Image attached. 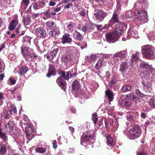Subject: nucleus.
I'll return each instance as SVG.
<instances>
[{"label": "nucleus", "instance_id": "1", "mask_svg": "<svg viewBox=\"0 0 155 155\" xmlns=\"http://www.w3.org/2000/svg\"><path fill=\"white\" fill-rule=\"evenodd\" d=\"M21 50L22 53L25 58L27 61H31L33 57H36L38 56L33 52L32 49H29L28 47L24 45H22Z\"/></svg>", "mask_w": 155, "mask_h": 155}, {"label": "nucleus", "instance_id": "2", "mask_svg": "<svg viewBox=\"0 0 155 155\" xmlns=\"http://www.w3.org/2000/svg\"><path fill=\"white\" fill-rule=\"evenodd\" d=\"M142 51L143 55L146 58H149L154 55V48L151 45H145L142 46Z\"/></svg>", "mask_w": 155, "mask_h": 155}, {"label": "nucleus", "instance_id": "3", "mask_svg": "<svg viewBox=\"0 0 155 155\" xmlns=\"http://www.w3.org/2000/svg\"><path fill=\"white\" fill-rule=\"evenodd\" d=\"M95 132L92 130H88L84 133L81 137V143L88 142L93 139L94 137Z\"/></svg>", "mask_w": 155, "mask_h": 155}, {"label": "nucleus", "instance_id": "4", "mask_svg": "<svg viewBox=\"0 0 155 155\" xmlns=\"http://www.w3.org/2000/svg\"><path fill=\"white\" fill-rule=\"evenodd\" d=\"M141 132V129L138 125L134 126L130 131V135L133 138H136L140 137Z\"/></svg>", "mask_w": 155, "mask_h": 155}, {"label": "nucleus", "instance_id": "5", "mask_svg": "<svg viewBox=\"0 0 155 155\" xmlns=\"http://www.w3.org/2000/svg\"><path fill=\"white\" fill-rule=\"evenodd\" d=\"M132 95L129 94L126 96L124 99L121 100L119 102V104L121 106L127 108L130 107L132 104Z\"/></svg>", "mask_w": 155, "mask_h": 155}, {"label": "nucleus", "instance_id": "6", "mask_svg": "<svg viewBox=\"0 0 155 155\" xmlns=\"http://www.w3.org/2000/svg\"><path fill=\"white\" fill-rule=\"evenodd\" d=\"M136 18L139 21L145 23L148 21V15L147 11H138L136 13Z\"/></svg>", "mask_w": 155, "mask_h": 155}, {"label": "nucleus", "instance_id": "7", "mask_svg": "<svg viewBox=\"0 0 155 155\" xmlns=\"http://www.w3.org/2000/svg\"><path fill=\"white\" fill-rule=\"evenodd\" d=\"M106 37L108 42L114 43L118 40L120 36L118 34L113 31L111 32L107 33L106 34Z\"/></svg>", "mask_w": 155, "mask_h": 155}, {"label": "nucleus", "instance_id": "8", "mask_svg": "<svg viewBox=\"0 0 155 155\" xmlns=\"http://www.w3.org/2000/svg\"><path fill=\"white\" fill-rule=\"evenodd\" d=\"M26 136L27 139L30 140L36 133L35 129L32 126H28L25 127Z\"/></svg>", "mask_w": 155, "mask_h": 155}, {"label": "nucleus", "instance_id": "9", "mask_svg": "<svg viewBox=\"0 0 155 155\" xmlns=\"http://www.w3.org/2000/svg\"><path fill=\"white\" fill-rule=\"evenodd\" d=\"M107 14L102 10H97L95 11L94 15L96 19L101 21L107 16Z\"/></svg>", "mask_w": 155, "mask_h": 155}, {"label": "nucleus", "instance_id": "10", "mask_svg": "<svg viewBox=\"0 0 155 155\" xmlns=\"http://www.w3.org/2000/svg\"><path fill=\"white\" fill-rule=\"evenodd\" d=\"M35 34L40 38H45L46 35V32L44 28L40 27L36 28L35 31Z\"/></svg>", "mask_w": 155, "mask_h": 155}, {"label": "nucleus", "instance_id": "11", "mask_svg": "<svg viewBox=\"0 0 155 155\" xmlns=\"http://www.w3.org/2000/svg\"><path fill=\"white\" fill-rule=\"evenodd\" d=\"M124 24L123 23H120L119 24H117L115 25V28L114 30V32H116L118 35L120 36L124 32Z\"/></svg>", "mask_w": 155, "mask_h": 155}, {"label": "nucleus", "instance_id": "12", "mask_svg": "<svg viewBox=\"0 0 155 155\" xmlns=\"http://www.w3.org/2000/svg\"><path fill=\"white\" fill-rule=\"evenodd\" d=\"M72 90L78 94H79L81 91L80 85L77 81H75L73 82L72 84Z\"/></svg>", "mask_w": 155, "mask_h": 155}, {"label": "nucleus", "instance_id": "13", "mask_svg": "<svg viewBox=\"0 0 155 155\" xmlns=\"http://www.w3.org/2000/svg\"><path fill=\"white\" fill-rule=\"evenodd\" d=\"M62 78L61 77H58L56 80V82L64 91H65L66 89L67 84L65 81L62 79Z\"/></svg>", "mask_w": 155, "mask_h": 155}, {"label": "nucleus", "instance_id": "14", "mask_svg": "<svg viewBox=\"0 0 155 155\" xmlns=\"http://www.w3.org/2000/svg\"><path fill=\"white\" fill-rule=\"evenodd\" d=\"M139 67L143 69H147L151 72L155 71V69L152 67L151 65H150L144 62L141 63L140 64Z\"/></svg>", "mask_w": 155, "mask_h": 155}, {"label": "nucleus", "instance_id": "15", "mask_svg": "<svg viewBox=\"0 0 155 155\" xmlns=\"http://www.w3.org/2000/svg\"><path fill=\"white\" fill-rule=\"evenodd\" d=\"M72 41L71 38L70 37V35L69 34L65 33L63 36L62 38L61 42L62 44H64L66 43H71Z\"/></svg>", "mask_w": 155, "mask_h": 155}, {"label": "nucleus", "instance_id": "16", "mask_svg": "<svg viewBox=\"0 0 155 155\" xmlns=\"http://www.w3.org/2000/svg\"><path fill=\"white\" fill-rule=\"evenodd\" d=\"M62 61L66 64L70 63L72 61V58L69 54L64 55L62 58Z\"/></svg>", "mask_w": 155, "mask_h": 155}, {"label": "nucleus", "instance_id": "17", "mask_svg": "<svg viewBox=\"0 0 155 155\" xmlns=\"http://www.w3.org/2000/svg\"><path fill=\"white\" fill-rule=\"evenodd\" d=\"M14 124L12 122H8L5 125V131L8 133H11L13 131Z\"/></svg>", "mask_w": 155, "mask_h": 155}, {"label": "nucleus", "instance_id": "18", "mask_svg": "<svg viewBox=\"0 0 155 155\" xmlns=\"http://www.w3.org/2000/svg\"><path fill=\"white\" fill-rule=\"evenodd\" d=\"M18 24V21L17 19H13L11 21L8 29L10 31H12L14 30L16 26Z\"/></svg>", "mask_w": 155, "mask_h": 155}, {"label": "nucleus", "instance_id": "19", "mask_svg": "<svg viewBox=\"0 0 155 155\" xmlns=\"http://www.w3.org/2000/svg\"><path fill=\"white\" fill-rule=\"evenodd\" d=\"M127 53L126 51H122L115 54L114 56V57H119L123 59L127 57Z\"/></svg>", "mask_w": 155, "mask_h": 155}, {"label": "nucleus", "instance_id": "20", "mask_svg": "<svg viewBox=\"0 0 155 155\" xmlns=\"http://www.w3.org/2000/svg\"><path fill=\"white\" fill-rule=\"evenodd\" d=\"M1 142L0 144V155H4L6 153L7 151L6 145Z\"/></svg>", "mask_w": 155, "mask_h": 155}, {"label": "nucleus", "instance_id": "21", "mask_svg": "<svg viewBox=\"0 0 155 155\" xmlns=\"http://www.w3.org/2000/svg\"><path fill=\"white\" fill-rule=\"evenodd\" d=\"M61 74L64 79L67 80L69 79L70 77H71L75 76V73L73 74H71L70 71H68L65 74L64 71H62Z\"/></svg>", "mask_w": 155, "mask_h": 155}, {"label": "nucleus", "instance_id": "22", "mask_svg": "<svg viewBox=\"0 0 155 155\" xmlns=\"http://www.w3.org/2000/svg\"><path fill=\"white\" fill-rule=\"evenodd\" d=\"M58 51V50L57 49L51 51L49 54H48L47 58L48 60L50 61L52 60L54 57L56 56Z\"/></svg>", "mask_w": 155, "mask_h": 155}, {"label": "nucleus", "instance_id": "23", "mask_svg": "<svg viewBox=\"0 0 155 155\" xmlns=\"http://www.w3.org/2000/svg\"><path fill=\"white\" fill-rule=\"evenodd\" d=\"M105 94L109 99V102L112 101L114 97V94L111 90L109 89L105 91Z\"/></svg>", "mask_w": 155, "mask_h": 155}, {"label": "nucleus", "instance_id": "24", "mask_svg": "<svg viewBox=\"0 0 155 155\" xmlns=\"http://www.w3.org/2000/svg\"><path fill=\"white\" fill-rule=\"evenodd\" d=\"M150 74L147 71L143 70L142 71H141L140 74V76L142 78H147L149 77Z\"/></svg>", "mask_w": 155, "mask_h": 155}, {"label": "nucleus", "instance_id": "25", "mask_svg": "<svg viewBox=\"0 0 155 155\" xmlns=\"http://www.w3.org/2000/svg\"><path fill=\"white\" fill-rule=\"evenodd\" d=\"M108 144L110 146H113L115 144V142L111 136L108 135L107 137Z\"/></svg>", "mask_w": 155, "mask_h": 155}, {"label": "nucleus", "instance_id": "26", "mask_svg": "<svg viewBox=\"0 0 155 155\" xmlns=\"http://www.w3.org/2000/svg\"><path fill=\"white\" fill-rule=\"evenodd\" d=\"M118 21V19L117 18V14H114L111 18L110 22L112 25H113Z\"/></svg>", "mask_w": 155, "mask_h": 155}, {"label": "nucleus", "instance_id": "27", "mask_svg": "<svg viewBox=\"0 0 155 155\" xmlns=\"http://www.w3.org/2000/svg\"><path fill=\"white\" fill-rule=\"evenodd\" d=\"M55 71L54 67L52 65L50 66L48 73L47 75V76L50 77L51 75L55 74Z\"/></svg>", "mask_w": 155, "mask_h": 155}, {"label": "nucleus", "instance_id": "28", "mask_svg": "<svg viewBox=\"0 0 155 155\" xmlns=\"http://www.w3.org/2000/svg\"><path fill=\"white\" fill-rule=\"evenodd\" d=\"M28 70V68L27 67L22 66L19 69L18 73L20 74H23L26 73Z\"/></svg>", "mask_w": 155, "mask_h": 155}, {"label": "nucleus", "instance_id": "29", "mask_svg": "<svg viewBox=\"0 0 155 155\" xmlns=\"http://www.w3.org/2000/svg\"><path fill=\"white\" fill-rule=\"evenodd\" d=\"M128 68V65L127 62L122 63L121 64L120 70L121 71H125Z\"/></svg>", "mask_w": 155, "mask_h": 155}, {"label": "nucleus", "instance_id": "30", "mask_svg": "<svg viewBox=\"0 0 155 155\" xmlns=\"http://www.w3.org/2000/svg\"><path fill=\"white\" fill-rule=\"evenodd\" d=\"M46 149L42 147H38L35 149V151L38 153H43L46 152Z\"/></svg>", "mask_w": 155, "mask_h": 155}, {"label": "nucleus", "instance_id": "31", "mask_svg": "<svg viewBox=\"0 0 155 155\" xmlns=\"http://www.w3.org/2000/svg\"><path fill=\"white\" fill-rule=\"evenodd\" d=\"M0 137L3 140L4 142L6 143V144H8L7 142L8 140L7 136L2 131L0 132Z\"/></svg>", "mask_w": 155, "mask_h": 155}, {"label": "nucleus", "instance_id": "32", "mask_svg": "<svg viewBox=\"0 0 155 155\" xmlns=\"http://www.w3.org/2000/svg\"><path fill=\"white\" fill-rule=\"evenodd\" d=\"M74 38L76 39L81 40L82 39V36L79 32L75 31L74 35Z\"/></svg>", "mask_w": 155, "mask_h": 155}, {"label": "nucleus", "instance_id": "33", "mask_svg": "<svg viewBox=\"0 0 155 155\" xmlns=\"http://www.w3.org/2000/svg\"><path fill=\"white\" fill-rule=\"evenodd\" d=\"M30 2L29 0H22L21 2V6H24L25 8H26Z\"/></svg>", "mask_w": 155, "mask_h": 155}, {"label": "nucleus", "instance_id": "34", "mask_svg": "<svg viewBox=\"0 0 155 155\" xmlns=\"http://www.w3.org/2000/svg\"><path fill=\"white\" fill-rule=\"evenodd\" d=\"M103 123H104L106 127H107V123L106 120L105 119L101 118L100 119L98 122V125L99 127H102L103 126Z\"/></svg>", "mask_w": 155, "mask_h": 155}, {"label": "nucleus", "instance_id": "35", "mask_svg": "<svg viewBox=\"0 0 155 155\" xmlns=\"http://www.w3.org/2000/svg\"><path fill=\"white\" fill-rule=\"evenodd\" d=\"M131 86L129 85L124 86L122 88V91L124 92H127L130 91L131 89Z\"/></svg>", "mask_w": 155, "mask_h": 155}, {"label": "nucleus", "instance_id": "36", "mask_svg": "<svg viewBox=\"0 0 155 155\" xmlns=\"http://www.w3.org/2000/svg\"><path fill=\"white\" fill-rule=\"evenodd\" d=\"M97 56L95 54L91 55L87 59L88 62H91L94 61L96 59Z\"/></svg>", "mask_w": 155, "mask_h": 155}, {"label": "nucleus", "instance_id": "37", "mask_svg": "<svg viewBox=\"0 0 155 155\" xmlns=\"http://www.w3.org/2000/svg\"><path fill=\"white\" fill-rule=\"evenodd\" d=\"M103 63V61L99 59L96 64L95 67L96 69L98 70L100 68Z\"/></svg>", "mask_w": 155, "mask_h": 155}, {"label": "nucleus", "instance_id": "38", "mask_svg": "<svg viewBox=\"0 0 155 155\" xmlns=\"http://www.w3.org/2000/svg\"><path fill=\"white\" fill-rule=\"evenodd\" d=\"M54 24V22L51 21H48L46 23V25L50 29L52 28V27L53 26Z\"/></svg>", "mask_w": 155, "mask_h": 155}, {"label": "nucleus", "instance_id": "39", "mask_svg": "<svg viewBox=\"0 0 155 155\" xmlns=\"http://www.w3.org/2000/svg\"><path fill=\"white\" fill-rule=\"evenodd\" d=\"M9 113L11 114L16 113L17 112L16 107L13 106H11L9 109Z\"/></svg>", "mask_w": 155, "mask_h": 155}, {"label": "nucleus", "instance_id": "40", "mask_svg": "<svg viewBox=\"0 0 155 155\" xmlns=\"http://www.w3.org/2000/svg\"><path fill=\"white\" fill-rule=\"evenodd\" d=\"M16 82V80L12 78H9L8 80V84L10 85H12L14 84Z\"/></svg>", "mask_w": 155, "mask_h": 155}, {"label": "nucleus", "instance_id": "41", "mask_svg": "<svg viewBox=\"0 0 155 155\" xmlns=\"http://www.w3.org/2000/svg\"><path fill=\"white\" fill-rule=\"evenodd\" d=\"M11 114H8V111L6 110H5L3 113L2 114V116L4 117L5 118H9L10 117V115Z\"/></svg>", "mask_w": 155, "mask_h": 155}, {"label": "nucleus", "instance_id": "42", "mask_svg": "<svg viewBox=\"0 0 155 155\" xmlns=\"http://www.w3.org/2000/svg\"><path fill=\"white\" fill-rule=\"evenodd\" d=\"M31 39L28 36H25L23 37L22 40L23 42L24 43L25 42H28L30 44V43Z\"/></svg>", "mask_w": 155, "mask_h": 155}, {"label": "nucleus", "instance_id": "43", "mask_svg": "<svg viewBox=\"0 0 155 155\" xmlns=\"http://www.w3.org/2000/svg\"><path fill=\"white\" fill-rule=\"evenodd\" d=\"M92 119L94 121V124H96V122L98 118L97 117V115L96 114H93L92 116Z\"/></svg>", "mask_w": 155, "mask_h": 155}, {"label": "nucleus", "instance_id": "44", "mask_svg": "<svg viewBox=\"0 0 155 155\" xmlns=\"http://www.w3.org/2000/svg\"><path fill=\"white\" fill-rule=\"evenodd\" d=\"M90 25L87 24L84 26L82 28V29L83 31L88 30L90 28L89 27V26Z\"/></svg>", "mask_w": 155, "mask_h": 155}, {"label": "nucleus", "instance_id": "45", "mask_svg": "<svg viewBox=\"0 0 155 155\" xmlns=\"http://www.w3.org/2000/svg\"><path fill=\"white\" fill-rule=\"evenodd\" d=\"M138 54L137 53L132 55V60L136 61L138 59Z\"/></svg>", "mask_w": 155, "mask_h": 155}, {"label": "nucleus", "instance_id": "46", "mask_svg": "<svg viewBox=\"0 0 155 155\" xmlns=\"http://www.w3.org/2000/svg\"><path fill=\"white\" fill-rule=\"evenodd\" d=\"M73 28V25L72 24L70 23L68 25L67 28L69 30L72 31Z\"/></svg>", "mask_w": 155, "mask_h": 155}, {"label": "nucleus", "instance_id": "47", "mask_svg": "<svg viewBox=\"0 0 155 155\" xmlns=\"http://www.w3.org/2000/svg\"><path fill=\"white\" fill-rule=\"evenodd\" d=\"M73 6V4L71 3H68L67 5H65L64 6V8H70Z\"/></svg>", "mask_w": 155, "mask_h": 155}, {"label": "nucleus", "instance_id": "48", "mask_svg": "<svg viewBox=\"0 0 155 155\" xmlns=\"http://www.w3.org/2000/svg\"><path fill=\"white\" fill-rule=\"evenodd\" d=\"M52 143L53 148L55 149H56L58 146L56 143V141L55 140H54L52 141Z\"/></svg>", "mask_w": 155, "mask_h": 155}, {"label": "nucleus", "instance_id": "49", "mask_svg": "<svg viewBox=\"0 0 155 155\" xmlns=\"http://www.w3.org/2000/svg\"><path fill=\"white\" fill-rule=\"evenodd\" d=\"M149 104L150 105V106L153 107V108H154L155 107V104L154 103V102L153 101H150L149 102Z\"/></svg>", "mask_w": 155, "mask_h": 155}, {"label": "nucleus", "instance_id": "50", "mask_svg": "<svg viewBox=\"0 0 155 155\" xmlns=\"http://www.w3.org/2000/svg\"><path fill=\"white\" fill-rule=\"evenodd\" d=\"M33 8L35 10H37L38 9V5L37 3H35L33 4Z\"/></svg>", "mask_w": 155, "mask_h": 155}, {"label": "nucleus", "instance_id": "51", "mask_svg": "<svg viewBox=\"0 0 155 155\" xmlns=\"http://www.w3.org/2000/svg\"><path fill=\"white\" fill-rule=\"evenodd\" d=\"M137 155H148L146 152H139L137 153Z\"/></svg>", "mask_w": 155, "mask_h": 155}, {"label": "nucleus", "instance_id": "52", "mask_svg": "<svg viewBox=\"0 0 155 155\" xmlns=\"http://www.w3.org/2000/svg\"><path fill=\"white\" fill-rule=\"evenodd\" d=\"M116 83V81L114 80H112L110 82V85L111 87L114 84Z\"/></svg>", "mask_w": 155, "mask_h": 155}, {"label": "nucleus", "instance_id": "53", "mask_svg": "<svg viewBox=\"0 0 155 155\" xmlns=\"http://www.w3.org/2000/svg\"><path fill=\"white\" fill-rule=\"evenodd\" d=\"M56 5V3L53 1H50L49 4L50 6H54Z\"/></svg>", "mask_w": 155, "mask_h": 155}, {"label": "nucleus", "instance_id": "54", "mask_svg": "<svg viewBox=\"0 0 155 155\" xmlns=\"http://www.w3.org/2000/svg\"><path fill=\"white\" fill-rule=\"evenodd\" d=\"M30 23V19H28V21L27 22V20H25L24 21V24L25 25H28Z\"/></svg>", "mask_w": 155, "mask_h": 155}, {"label": "nucleus", "instance_id": "55", "mask_svg": "<svg viewBox=\"0 0 155 155\" xmlns=\"http://www.w3.org/2000/svg\"><path fill=\"white\" fill-rule=\"evenodd\" d=\"M70 110L72 113H74L75 112V110L73 107H71L70 108Z\"/></svg>", "mask_w": 155, "mask_h": 155}, {"label": "nucleus", "instance_id": "56", "mask_svg": "<svg viewBox=\"0 0 155 155\" xmlns=\"http://www.w3.org/2000/svg\"><path fill=\"white\" fill-rule=\"evenodd\" d=\"M61 9L60 7H58L56 8L54 10V11L55 12H58Z\"/></svg>", "mask_w": 155, "mask_h": 155}, {"label": "nucleus", "instance_id": "57", "mask_svg": "<svg viewBox=\"0 0 155 155\" xmlns=\"http://www.w3.org/2000/svg\"><path fill=\"white\" fill-rule=\"evenodd\" d=\"M141 116L142 118L145 119L146 117V115L145 113H142L141 115Z\"/></svg>", "mask_w": 155, "mask_h": 155}, {"label": "nucleus", "instance_id": "58", "mask_svg": "<svg viewBox=\"0 0 155 155\" xmlns=\"http://www.w3.org/2000/svg\"><path fill=\"white\" fill-rule=\"evenodd\" d=\"M80 14L81 15L83 16H85L86 15L85 12L84 11H81L80 12Z\"/></svg>", "mask_w": 155, "mask_h": 155}, {"label": "nucleus", "instance_id": "59", "mask_svg": "<svg viewBox=\"0 0 155 155\" xmlns=\"http://www.w3.org/2000/svg\"><path fill=\"white\" fill-rule=\"evenodd\" d=\"M137 94L139 97H143L144 96V94L143 93H140V92H138L137 93Z\"/></svg>", "mask_w": 155, "mask_h": 155}, {"label": "nucleus", "instance_id": "60", "mask_svg": "<svg viewBox=\"0 0 155 155\" xmlns=\"http://www.w3.org/2000/svg\"><path fill=\"white\" fill-rule=\"evenodd\" d=\"M71 0H65L62 2V4L67 3L70 1Z\"/></svg>", "mask_w": 155, "mask_h": 155}, {"label": "nucleus", "instance_id": "61", "mask_svg": "<svg viewBox=\"0 0 155 155\" xmlns=\"http://www.w3.org/2000/svg\"><path fill=\"white\" fill-rule=\"evenodd\" d=\"M5 77L4 74H0V80H2L3 79L4 77Z\"/></svg>", "mask_w": 155, "mask_h": 155}, {"label": "nucleus", "instance_id": "62", "mask_svg": "<svg viewBox=\"0 0 155 155\" xmlns=\"http://www.w3.org/2000/svg\"><path fill=\"white\" fill-rule=\"evenodd\" d=\"M4 97L3 96V94L2 92H0V100H2L3 99Z\"/></svg>", "mask_w": 155, "mask_h": 155}, {"label": "nucleus", "instance_id": "63", "mask_svg": "<svg viewBox=\"0 0 155 155\" xmlns=\"http://www.w3.org/2000/svg\"><path fill=\"white\" fill-rule=\"evenodd\" d=\"M56 15V13L55 12H52L50 13H49L48 14V16H50L51 15Z\"/></svg>", "mask_w": 155, "mask_h": 155}, {"label": "nucleus", "instance_id": "64", "mask_svg": "<svg viewBox=\"0 0 155 155\" xmlns=\"http://www.w3.org/2000/svg\"><path fill=\"white\" fill-rule=\"evenodd\" d=\"M69 129L73 133L74 132V129L72 127H69Z\"/></svg>", "mask_w": 155, "mask_h": 155}]
</instances>
